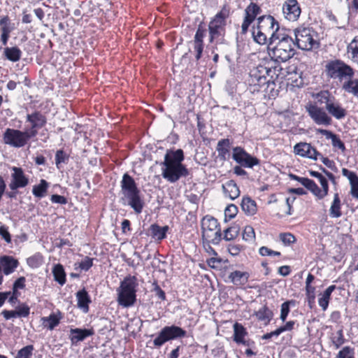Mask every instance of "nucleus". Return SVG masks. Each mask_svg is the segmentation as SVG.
I'll return each mask as SVG.
<instances>
[{
    "instance_id": "nucleus-1",
    "label": "nucleus",
    "mask_w": 358,
    "mask_h": 358,
    "mask_svg": "<svg viewBox=\"0 0 358 358\" xmlns=\"http://www.w3.org/2000/svg\"><path fill=\"white\" fill-rule=\"evenodd\" d=\"M185 159L182 149L176 150H168L162 162V176L171 183L178 181L181 178H186L189 175V170L182 164Z\"/></svg>"
},
{
    "instance_id": "nucleus-2",
    "label": "nucleus",
    "mask_w": 358,
    "mask_h": 358,
    "mask_svg": "<svg viewBox=\"0 0 358 358\" xmlns=\"http://www.w3.org/2000/svg\"><path fill=\"white\" fill-rule=\"evenodd\" d=\"M120 194L122 196L120 202L122 205L130 206L136 214L142 213L145 202L141 196V190L138 189L134 179L127 173L123 175L120 181Z\"/></svg>"
},
{
    "instance_id": "nucleus-3",
    "label": "nucleus",
    "mask_w": 358,
    "mask_h": 358,
    "mask_svg": "<svg viewBox=\"0 0 358 358\" xmlns=\"http://www.w3.org/2000/svg\"><path fill=\"white\" fill-rule=\"evenodd\" d=\"M257 26L252 27L253 40L259 45H265L269 41L274 44L276 38L281 34L278 21L271 15H262L257 17Z\"/></svg>"
},
{
    "instance_id": "nucleus-4",
    "label": "nucleus",
    "mask_w": 358,
    "mask_h": 358,
    "mask_svg": "<svg viewBox=\"0 0 358 358\" xmlns=\"http://www.w3.org/2000/svg\"><path fill=\"white\" fill-rule=\"evenodd\" d=\"M276 67L273 70L263 65H259L250 70L249 78L248 80V90L252 93L262 92L267 94L271 92L275 86L271 73L274 72Z\"/></svg>"
},
{
    "instance_id": "nucleus-5",
    "label": "nucleus",
    "mask_w": 358,
    "mask_h": 358,
    "mask_svg": "<svg viewBox=\"0 0 358 358\" xmlns=\"http://www.w3.org/2000/svg\"><path fill=\"white\" fill-rule=\"evenodd\" d=\"M324 73L329 80H332L342 87L351 77H354L355 70L349 64L340 59H332L326 61Z\"/></svg>"
},
{
    "instance_id": "nucleus-6",
    "label": "nucleus",
    "mask_w": 358,
    "mask_h": 358,
    "mask_svg": "<svg viewBox=\"0 0 358 358\" xmlns=\"http://www.w3.org/2000/svg\"><path fill=\"white\" fill-rule=\"evenodd\" d=\"M276 40L278 42L275 45H271L270 41L268 45V52L271 59L275 62H285L293 57L295 50L292 37L282 33L276 38Z\"/></svg>"
},
{
    "instance_id": "nucleus-7",
    "label": "nucleus",
    "mask_w": 358,
    "mask_h": 358,
    "mask_svg": "<svg viewBox=\"0 0 358 358\" xmlns=\"http://www.w3.org/2000/svg\"><path fill=\"white\" fill-rule=\"evenodd\" d=\"M229 15V10L224 6L209 22V42L214 44L213 48L217 50H218V45L227 44L224 35L227 24L226 20Z\"/></svg>"
},
{
    "instance_id": "nucleus-8",
    "label": "nucleus",
    "mask_w": 358,
    "mask_h": 358,
    "mask_svg": "<svg viewBox=\"0 0 358 358\" xmlns=\"http://www.w3.org/2000/svg\"><path fill=\"white\" fill-rule=\"evenodd\" d=\"M138 281L135 275H128L120 283L117 289V302L123 308H129L136 302Z\"/></svg>"
},
{
    "instance_id": "nucleus-9",
    "label": "nucleus",
    "mask_w": 358,
    "mask_h": 358,
    "mask_svg": "<svg viewBox=\"0 0 358 358\" xmlns=\"http://www.w3.org/2000/svg\"><path fill=\"white\" fill-rule=\"evenodd\" d=\"M317 103L325 106L328 115L336 120H342L347 115V110L336 97L328 90L321 91L316 94Z\"/></svg>"
},
{
    "instance_id": "nucleus-10",
    "label": "nucleus",
    "mask_w": 358,
    "mask_h": 358,
    "mask_svg": "<svg viewBox=\"0 0 358 358\" xmlns=\"http://www.w3.org/2000/svg\"><path fill=\"white\" fill-rule=\"evenodd\" d=\"M202 237L208 243L217 245L222 239V233L217 220L206 215L201 222Z\"/></svg>"
},
{
    "instance_id": "nucleus-11",
    "label": "nucleus",
    "mask_w": 358,
    "mask_h": 358,
    "mask_svg": "<svg viewBox=\"0 0 358 358\" xmlns=\"http://www.w3.org/2000/svg\"><path fill=\"white\" fill-rule=\"evenodd\" d=\"M186 335L187 331L178 326L174 324L165 326L160 330L157 336L153 340V344L155 347L160 348L169 341L184 338Z\"/></svg>"
},
{
    "instance_id": "nucleus-12",
    "label": "nucleus",
    "mask_w": 358,
    "mask_h": 358,
    "mask_svg": "<svg viewBox=\"0 0 358 358\" xmlns=\"http://www.w3.org/2000/svg\"><path fill=\"white\" fill-rule=\"evenodd\" d=\"M31 138L32 137L26 129L21 131L7 128L3 134V143L15 148L24 147Z\"/></svg>"
},
{
    "instance_id": "nucleus-13",
    "label": "nucleus",
    "mask_w": 358,
    "mask_h": 358,
    "mask_svg": "<svg viewBox=\"0 0 358 358\" xmlns=\"http://www.w3.org/2000/svg\"><path fill=\"white\" fill-rule=\"evenodd\" d=\"M296 45L299 49L303 50H310L318 47V43L313 38V31L307 27H299L294 31Z\"/></svg>"
},
{
    "instance_id": "nucleus-14",
    "label": "nucleus",
    "mask_w": 358,
    "mask_h": 358,
    "mask_svg": "<svg viewBox=\"0 0 358 358\" xmlns=\"http://www.w3.org/2000/svg\"><path fill=\"white\" fill-rule=\"evenodd\" d=\"M232 151V159L241 166L252 169L260 164L259 159L252 156L241 146L233 148Z\"/></svg>"
},
{
    "instance_id": "nucleus-15",
    "label": "nucleus",
    "mask_w": 358,
    "mask_h": 358,
    "mask_svg": "<svg viewBox=\"0 0 358 358\" xmlns=\"http://www.w3.org/2000/svg\"><path fill=\"white\" fill-rule=\"evenodd\" d=\"M308 115L317 125L329 126L331 124V117L324 110L315 104H310L306 106Z\"/></svg>"
},
{
    "instance_id": "nucleus-16",
    "label": "nucleus",
    "mask_w": 358,
    "mask_h": 358,
    "mask_svg": "<svg viewBox=\"0 0 358 358\" xmlns=\"http://www.w3.org/2000/svg\"><path fill=\"white\" fill-rule=\"evenodd\" d=\"M47 120L44 115L40 112H34L27 114L26 117V122H29L31 126L26 130L32 138L38 134V129L43 127L46 124Z\"/></svg>"
},
{
    "instance_id": "nucleus-17",
    "label": "nucleus",
    "mask_w": 358,
    "mask_h": 358,
    "mask_svg": "<svg viewBox=\"0 0 358 358\" xmlns=\"http://www.w3.org/2000/svg\"><path fill=\"white\" fill-rule=\"evenodd\" d=\"M245 16L241 24V34H245L249 27L262 13L261 8L255 3L251 2L244 10Z\"/></svg>"
},
{
    "instance_id": "nucleus-18",
    "label": "nucleus",
    "mask_w": 358,
    "mask_h": 358,
    "mask_svg": "<svg viewBox=\"0 0 358 358\" xmlns=\"http://www.w3.org/2000/svg\"><path fill=\"white\" fill-rule=\"evenodd\" d=\"M294 152L302 157L308 158L313 160H317L318 157L321 155L315 148L311 145L310 143L300 142L294 146Z\"/></svg>"
},
{
    "instance_id": "nucleus-19",
    "label": "nucleus",
    "mask_w": 358,
    "mask_h": 358,
    "mask_svg": "<svg viewBox=\"0 0 358 358\" xmlns=\"http://www.w3.org/2000/svg\"><path fill=\"white\" fill-rule=\"evenodd\" d=\"M11 169L13 173L11 174L12 180L9 184L10 189L17 190L26 187L29 183V179L24 175L22 169L16 166H13Z\"/></svg>"
},
{
    "instance_id": "nucleus-20",
    "label": "nucleus",
    "mask_w": 358,
    "mask_h": 358,
    "mask_svg": "<svg viewBox=\"0 0 358 358\" xmlns=\"http://www.w3.org/2000/svg\"><path fill=\"white\" fill-rule=\"evenodd\" d=\"M301 8L296 0H287L282 6V13L285 17L289 21L294 22L298 20L301 14Z\"/></svg>"
},
{
    "instance_id": "nucleus-21",
    "label": "nucleus",
    "mask_w": 358,
    "mask_h": 358,
    "mask_svg": "<svg viewBox=\"0 0 358 358\" xmlns=\"http://www.w3.org/2000/svg\"><path fill=\"white\" fill-rule=\"evenodd\" d=\"M306 189H308L313 194H314L318 199H322L324 198L329 192V185H327L324 180L321 179V186L322 189H321L317 185L315 182L314 180H310L309 178H306L303 185Z\"/></svg>"
},
{
    "instance_id": "nucleus-22",
    "label": "nucleus",
    "mask_w": 358,
    "mask_h": 358,
    "mask_svg": "<svg viewBox=\"0 0 358 358\" xmlns=\"http://www.w3.org/2000/svg\"><path fill=\"white\" fill-rule=\"evenodd\" d=\"M93 329L75 328L70 329V340L73 344L83 341L86 338L93 336Z\"/></svg>"
},
{
    "instance_id": "nucleus-23",
    "label": "nucleus",
    "mask_w": 358,
    "mask_h": 358,
    "mask_svg": "<svg viewBox=\"0 0 358 358\" xmlns=\"http://www.w3.org/2000/svg\"><path fill=\"white\" fill-rule=\"evenodd\" d=\"M231 146V141L229 138H222L220 139L216 147V150L218 153V158L221 161H226L229 159L230 154H229V148Z\"/></svg>"
},
{
    "instance_id": "nucleus-24",
    "label": "nucleus",
    "mask_w": 358,
    "mask_h": 358,
    "mask_svg": "<svg viewBox=\"0 0 358 358\" xmlns=\"http://www.w3.org/2000/svg\"><path fill=\"white\" fill-rule=\"evenodd\" d=\"M342 173L347 177L350 184V194L353 198L358 199V176L357 175L347 169H342Z\"/></svg>"
},
{
    "instance_id": "nucleus-25",
    "label": "nucleus",
    "mask_w": 358,
    "mask_h": 358,
    "mask_svg": "<svg viewBox=\"0 0 358 358\" xmlns=\"http://www.w3.org/2000/svg\"><path fill=\"white\" fill-rule=\"evenodd\" d=\"M250 275L248 272L241 271H234L229 275V279L231 282L236 286L245 285L249 279Z\"/></svg>"
},
{
    "instance_id": "nucleus-26",
    "label": "nucleus",
    "mask_w": 358,
    "mask_h": 358,
    "mask_svg": "<svg viewBox=\"0 0 358 358\" xmlns=\"http://www.w3.org/2000/svg\"><path fill=\"white\" fill-rule=\"evenodd\" d=\"M78 301V307L83 310L84 313L89 311V304L91 303V299L87 292L83 288L76 293Z\"/></svg>"
},
{
    "instance_id": "nucleus-27",
    "label": "nucleus",
    "mask_w": 358,
    "mask_h": 358,
    "mask_svg": "<svg viewBox=\"0 0 358 358\" xmlns=\"http://www.w3.org/2000/svg\"><path fill=\"white\" fill-rule=\"evenodd\" d=\"M222 189L226 196L231 200L236 199L240 195V190L234 180H230L222 185Z\"/></svg>"
},
{
    "instance_id": "nucleus-28",
    "label": "nucleus",
    "mask_w": 358,
    "mask_h": 358,
    "mask_svg": "<svg viewBox=\"0 0 358 358\" xmlns=\"http://www.w3.org/2000/svg\"><path fill=\"white\" fill-rule=\"evenodd\" d=\"M1 263L3 266V271L6 275L12 273L18 265L17 260L10 256L2 257Z\"/></svg>"
},
{
    "instance_id": "nucleus-29",
    "label": "nucleus",
    "mask_w": 358,
    "mask_h": 358,
    "mask_svg": "<svg viewBox=\"0 0 358 358\" xmlns=\"http://www.w3.org/2000/svg\"><path fill=\"white\" fill-rule=\"evenodd\" d=\"M61 319V313L59 311L58 315L52 313L48 317H43L41 318L42 325L50 330H52L59 324Z\"/></svg>"
},
{
    "instance_id": "nucleus-30",
    "label": "nucleus",
    "mask_w": 358,
    "mask_h": 358,
    "mask_svg": "<svg viewBox=\"0 0 358 358\" xmlns=\"http://www.w3.org/2000/svg\"><path fill=\"white\" fill-rule=\"evenodd\" d=\"M241 207L242 210L248 215H253L257 212L256 202L249 196H243Z\"/></svg>"
},
{
    "instance_id": "nucleus-31",
    "label": "nucleus",
    "mask_w": 358,
    "mask_h": 358,
    "mask_svg": "<svg viewBox=\"0 0 358 358\" xmlns=\"http://www.w3.org/2000/svg\"><path fill=\"white\" fill-rule=\"evenodd\" d=\"M342 90L345 92L353 95L358 99V78L351 77L341 87Z\"/></svg>"
},
{
    "instance_id": "nucleus-32",
    "label": "nucleus",
    "mask_w": 358,
    "mask_h": 358,
    "mask_svg": "<svg viewBox=\"0 0 358 358\" xmlns=\"http://www.w3.org/2000/svg\"><path fill=\"white\" fill-rule=\"evenodd\" d=\"M336 288V285H330L324 291L323 294H320L318 299V303L322 310L325 311L327 309L331 295Z\"/></svg>"
},
{
    "instance_id": "nucleus-33",
    "label": "nucleus",
    "mask_w": 358,
    "mask_h": 358,
    "mask_svg": "<svg viewBox=\"0 0 358 358\" xmlns=\"http://www.w3.org/2000/svg\"><path fill=\"white\" fill-rule=\"evenodd\" d=\"M168 230L169 226L167 225L161 227L157 224H153L150 227L151 236L158 241H161L166 237Z\"/></svg>"
},
{
    "instance_id": "nucleus-34",
    "label": "nucleus",
    "mask_w": 358,
    "mask_h": 358,
    "mask_svg": "<svg viewBox=\"0 0 358 358\" xmlns=\"http://www.w3.org/2000/svg\"><path fill=\"white\" fill-rule=\"evenodd\" d=\"M341 202L338 193L334 196V200L329 209V215L331 217L338 218L342 215Z\"/></svg>"
},
{
    "instance_id": "nucleus-35",
    "label": "nucleus",
    "mask_w": 358,
    "mask_h": 358,
    "mask_svg": "<svg viewBox=\"0 0 358 358\" xmlns=\"http://www.w3.org/2000/svg\"><path fill=\"white\" fill-rule=\"evenodd\" d=\"M255 315L259 321L264 322L265 324H267L271 320L273 314L266 306H264L256 311Z\"/></svg>"
},
{
    "instance_id": "nucleus-36",
    "label": "nucleus",
    "mask_w": 358,
    "mask_h": 358,
    "mask_svg": "<svg viewBox=\"0 0 358 358\" xmlns=\"http://www.w3.org/2000/svg\"><path fill=\"white\" fill-rule=\"evenodd\" d=\"M3 53L6 59L13 62L19 61L22 56V51L16 46L4 48Z\"/></svg>"
},
{
    "instance_id": "nucleus-37",
    "label": "nucleus",
    "mask_w": 358,
    "mask_h": 358,
    "mask_svg": "<svg viewBox=\"0 0 358 358\" xmlns=\"http://www.w3.org/2000/svg\"><path fill=\"white\" fill-rule=\"evenodd\" d=\"M52 273L55 281H57L61 285L65 284L66 273L64 271V267L61 264H58L54 266L52 269Z\"/></svg>"
},
{
    "instance_id": "nucleus-38",
    "label": "nucleus",
    "mask_w": 358,
    "mask_h": 358,
    "mask_svg": "<svg viewBox=\"0 0 358 358\" xmlns=\"http://www.w3.org/2000/svg\"><path fill=\"white\" fill-rule=\"evenodd\" d=\"M234 341L237 343L242 342V340L248 334L246 329L240 323L236 322L234 326Z\"/></svg>"
},
{
    "instance_id": "nucleus-39",
    "label": "nucleus",
    "mask_w": 358,
    "mask_h": 358,
    "mask_svg": "<svg viewBox=\"0 0 358 358\" xmlns=\"http://www.w3.org/2000/svg\"><path fill=\"white\" fill-rule=\"evenodd\" d=\"M48 187V182L45 180L41 179L38 185L33 187L32 193L36 197L42 198L45 196Z\"/></svg>"
},
{
    "instance_id": "nucleus-40",
    "label": "nucleus",
    "mask_w": 358,
    "mask_h": 358,
    "mask_svg": "<svg viewBox=\"0 0 358 358\" xmlns=\"http://www.w3.org/2000/svg\"><path fill=\"white\" fill-rule=\"evenodd\" d=\"M348 52L352 62L358 64V36H356L348 45Z\"/></svg>"
},
{
    "instance_id": "nucleus-41",
    "label": "nucleus",
    "mask_w": 358,
    "mask_h": 358,
    "mask_svg": "<svg viewBox=\"0 0 358 358\" xmlns=\"http://www.w3.org/2000/svg\"><path fill=\"white\" fill-rule=\"evenodd\" d=\"M240 231V227L238 224H234L224 231L223 239L225 241H231L236 238Z\"/></svg>"
},
{
    "instance_id": "nucleus-42",
    "label": "nucleus",
    "mask_w": 358,
    "mask_h": 358,
    "mask_svg": "<svg viewBox=\"0 0 358 358\" xmlns=\"http://www.w3.org/2000/svg\"><path fill=\"white\" fill-rule=\"evenodd\" d=\"M296 304V301L294 300H289L281 305L280 308V318L282 322H285L287 317V315L290 311V306H294Z\"/></svg>"
},
{
    "instance_id": "nucleus-43",
    "label": "nucleus",
    "mask_w": 358,
    "mask_h": 358,
    "mask_svg": "<svg viewBox=\"0 0 358 358\" xmlns=\"http://www.w3.org/2000/svg\"><path fill=\"white\" fill-rule=\"evenodd\" d=\"M43 257L39 252L35 253L27 259V264L31 268H38L43 264Z\"/></svg>"
},
{
    "instance_id": "nucleus-44",
    "label": "nucleus",
    "mask_w": 358,
    "mask_h": 358,
    "mask_svg": "<svg viewBox=\"0 0 358 358\" xmlns=\"http://www.w3.org/2000/svg\"><path fill=\"white\" fill-rule=\"evenodd\" d=\"M69 156L63 150H59L55 154V164L58 169H60L62 163L66 164L69 161Z\"/></svg>"
},
{
    "instance_id": "nucleus-45",
    "label": "nucleus",
    "mask_w": 358,
    "mask_h": 358,
    "mask_svg": "<svg viewBox=\"0 0 358 358\" xmlns=\"http://www.w3.org/2000/svg\"><path fill=\"white\" fill-rule=\"evenodd\" d=\"M34 350L32 345H27L17 352L15 358H31Z\"/></svg>"
},
{
    "instance_id": "nucleus-46",
    "label": "nucleus",
    "mask_w": 358,
    "mask_h": 358,
    "mask_svg": "<svg viewBox=\"0 0 358 358\" xmlns=\"http://www.w3.org/2000/svg\"><path fill=\"white\" fill-rule=\"evenodd\" d=\"M255 237V230L251 226H246L243 232V239L246 241H252Z\"/></svg>"
},
{
    "instance_id": "nucleus-47",
    "label": "nucleus",
    "mask_w": 358,
    "mask_h": 358,
    "mask_svg": "<svg viewBox=\"0 0 358 358\" xmlns=\"http://www.w3.org/2000/svg\"><path fill=\"white\" fill-rule=\"evenodd\" d=\"M17 317H27L30 313V308L27 304H22L15 309Z\"/></svg>"
},
{
    "instance_id": "nucleus-48",
    "label": "nucleus",
    "mask_w": 358,
    "mask_h": 358,
    "mask_svg": "<svg viewBox=\"0 0 358 358\" xmlns=\"http://www.w3.org/2000/svg\"><path fill=\"white\" fill-rule=\"evenodd\" d=\"M280 240L284 245H289L296 241V238L290 233H282L280 234Z\"/></svg>"
},
{
    "instance_id": "nucleus-49",
    "label": "nucleus",
    "mask_w": 358,
    "mask_h": 358,
    "mask_svg": "<svg viewBox=\"0 0 358 358\" xmlns=\"http://www.w3.org/2000/svg\"><path fill=\"white\" fill-rule=\"evenodd\" d=\"M306 295L308 306L310 308H313V305L315 303V287L306 288Z\"/></svg>"
},
{
    "instance_id": "nucleus-50",
    "label": "nucleus",
    "mask_w": 358,
    "mask_h": 358,
    "mask_svg": "<svg viewBox=\"0 0 358 358\" xmlns=\"http://www.w3.org/2000/svg\"><path fill=\"white\" fill-rule=\"evenodd\" d=\"M243 249V246L237 243H229L227 245V250L232 256H236L240 254Z\"/></svg>"
},
{
    "instance_id": "nucleus-51",
    "label": "nucleus",
    "mask_w": 358,
    "mask_h": 358,
    "mask_svg": "<svg viewBox=\"0 0 358 358\" xmlns=\"http://www.w3.org/2000/svg\"><path fill=\"white\" fill-rule=\"evenodd\" d=\"M338 358H354L353 349L349 346L344 347L338 352Z\"/></svg>"
},
{
    "instance_id": "nucleus-52",
    "label": "nucleus",
    "mask_w": 358,
    "mask_h": 358,
    "mask_svg": "<svg viewBox=\"0 0 358 358\" xmlns=\"http://www.w3.org/2000/svg\"><path fill=\"white\" fill-rule=\"evenodd\" d=\"M237 213L238 207L234 204L229 205L224 210L225 217H228L229 219L234 218L236 215Z\"/></svg>"
},
{
    "instance_id": "nucleus-53",
    "label": "nucleus",
    "mask_w": 358,
    "mask_h": 358,
    "mask_svg": "<svg viewBox=\"0 0 358 358\" xmlns=\"http://www.w3.org/2000/svg\"><path fill=\"white\" fill-rule=\"evenodd\" d=\"M206 30L199 26L196 31L194 38V42L203 43V38L206 36Z\"/></svg>"
},
{
    "instance_id": "nucleus-54",
    "label": "nucleus",
    "mask_w": 358,
    "mask_h": 358,
    "mask_svg": "<svg viewBox=\"0 0 358 358\" xmlns=\"http://www.w3.org/2000/svg\"><path fill=\"white\" fill-rule=\"evenodd\" d=\"M0 236L7 243H11V236L8 231V227L1 225L0 227Z\"/></svg>"
},
{
    "instance_id": "nucleus-55",
    "label": "nucleus",
    "mask_w": 358,
    "mask_h": 358,
    "mask_svg": "<svg viewBox=\"0 0 358 358\" xmlns=\"http://www.w3.org/2000/svg\"><path fill=\"white\" fill-rule=\"evenodd\" d=\"M259 253L262 256H280V252L278 251H274L266 246H262L259 250Z\"/></svg>"
},
{
    "instance_id": "nucleus-56",
    "label": "nucleus",
    "mask_w": 358,
    "mask_h": 358,
    "mask_svg": "<svg viewBox=\"0 0 358 358\" xmlns=\"http://www.w3.org/2000/svg\"><path fill=\"white\" fill-rule=\"evenodd\" d=\"M93 265V259L87 256L81 261L79 267L85 271H88Z\"/></svg>"
},
{
    "instance_id": "nucleus-57",
    "label": "nucleus",
    "mask_w": 358,
    "mask_h": 358,
    "mask_svg": "<svg viewBox=\"0 0 358 358\" xmlns=\"http://www.w3.org/2000/svg\"><path fill=\"white\" fill-rule=\"evenodd\" d=\"M345 339L343 338L342 330H339L336 332V336L333 338V343L336 349L339 348L340 346L343 344Z\"/></svg>"
},
{
    "instance_id": "nucleus-58",
    "label": "nucleus",
    "mask_w": 358,
    "mask_h": 358,
    "mask_svg": "<svg viewBox=\"0 0 358 358\" xmlns=\"http://www.w3.org/2000/svg\"><path fill=\"white\" fill-rule=\"evenodd\" d=\"M153 286V291L155 292V295L160 299L162 301L166 300V294L165 292L161 289L159 285L157 284L156 281H155L152 283Z\"/></svg>"
},
{
    "instance_id": "nucleus-59",
    "label": "nucleus",
    "mask_w": 358,
    "mask_h": 358,
    "mask_svg": "<svg viewBox=\"0 0 358 358\" xmlns=\"http://www.w3.org/2000/svg\"><path fill=\"white\" fill-rule=\"evenodd\" d=\"M331 144L333 147L337 148L343 152L345 150V146L344 143L340 139L338 135H335L331 140Z\"/></svg>"
},
{
    "instance_id": "nucleus-60",
    "label": "nucleus",
    "mask_w": 358,
    "mask_h": 358,
    "mask_svg": "<svg viewBox=\"0 0 358 358\" xmlns=\"http://www.w3.org/2000/svg\"><path fill=\"white\" fill-rule=\"evenodd\" d=\"M25 287V278L20 277L13 283V292H17L18 289H23Z\"/></svg>"
},
{
    "instance_id": "nucleus-61",
    "label": "nucleus",
    "mask_w": 358,
    "mask_h": 358,
    "mask_svg": "<svg viewBox=\"0 0 358 358\" xmlns=\"http://www.w3.org/2000/svg\"><path fill=\"white\" fill-rule=\"evenodd\" d=\"M50 200L52 203H59V204H66L67 199L64 196H61L59 194H52L51 196Z\"/></svg>"
},
{
    "instance_id": "nucleus-62",
    "label": "nucleus",
    "mask_w": 358,
    "mask_h": 358,
    "mask_svg": "<svg viewBox=\"0 0 358 358\" xmlns=\"http://www.w3.org/2000/svg\"><path fill=\"white\" fill-rule=\"evenodd\" d=\"M319 157H320L322 162L329 169L333 171L336 169L335 162L333 160H331L327 157H323L322 155H320Z\"/></svg>"
},
{
    "instance_id": "nucleus-63",
    "label": "nucleus",
    "mask_w": 358,
    "mask_h": 358,
    "mask_svg": "<svg viewBox=\"0 0 358 358\" xmlns=\"http://www.w3.org/2000/svg\"><path fill=\"white\" fill-rule=\"evenodd\" d=\"M317 134H320L325 136L327 139H331L334 138V136L336 135L332 131L324 129H317Z\"/></svg>"
},
{
    "instance_id": "nucleus-64",
    "label": "nucleus",
    "mask_w": 358,
    "mask_h": 358,
    "mask_svg": "<svg viewBox=\"0 0 358 358\" xmlns=\"http://www.w3.org/2000/svg\"><path fill=\"white\" fill-rule=\"evenodd\" d=\"M15 310H3L1 312V315L3 316V317L6 320H10L12 318L17 317V315H16Z\"/></svg>"
}]
</instances>
